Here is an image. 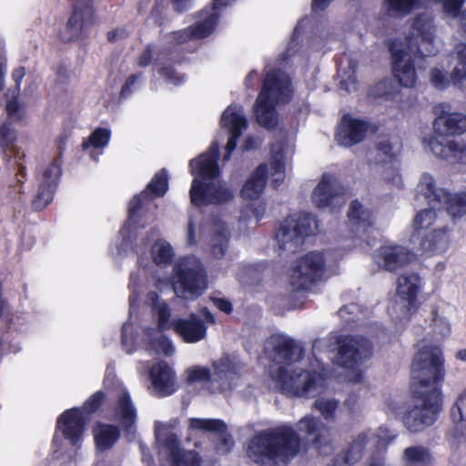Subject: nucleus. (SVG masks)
I'll return each instance as SVG.
<instances>
[{"instance_id":"680f3d73","label":"nucleus","mask_w":466,"mask_h":466,"mask_svg":"<svg viewBox=\"0 0 466 466\" xmlns=\"http://www.w3.org/2000/svg\"><path fill=\"white\" fill-rule=\"evenodd\" d=\"M346 452L336 455L327 466H350Z\"/></svg>"},{"instance_id":"49530a36","label":"nucleus","mask_w":466,"mask_h":466,"mask_svg":"<svg viewBox=\"0 0 466 466\" xmlns=\"http://www.w3.org/2000/svg\"><path fill=\"white\" fill-rule=\"evenodd\" d=\"M372 437L375 439L374 441H371L373 447L376 450H382L386 449L388 444L397 437V434L391 432L387 427H380L376 434L372 432Z\"/></svg>"},{"instance_id":"b1692460","label":"nucleus","mask_w":466,"mask_h":466,"mask_svg":"<svg viewBox=\"0 0 466 466\" xmlns=\"http://www.w3.org/2000/svg\"><path fill=\"white\" fill-rule=\"evenodd\" d=\"M400 143L398 138L390 140V138H382L377 147L378 156L380 162H389L390 167L383 173V178L397 187H401V177L399 173L396 162L392 161L397 152L400 151Z\"/></svg>"},{"instance_id":"c85d7f7f","label":"nucleus","mask_w":466,"mask_h":466,"mask_svg":"<svg viewBox=\"0 0 466 466\" xmlns=\"http://www.w3.org/2000/svg\"><path fill=\"white\" fill-rule=\"evenodd\" d=\"M151 383L157 396L166 397L176 391V375L165 361L155 364L149 372Z\"/></svg>"},{"instance_id":"f257e3e1","label":"nucleus","mask_w":466,"mask_h":466,"mask_svg":"<svg viewBox=\"0 0 466 466\" xmlns=\"http://www.w3.org/2000/svg\"><path fill=\"white\" fill-rule=\"evenodd\" d=\"M442 351L437 347H423L411 364L414 401L403 415L406 429L412 433L422 432L435 423L442 410L440 387L445 370Z\"/></svg>"},{"instance_id":"20e7f679","label":"nucleus","mask_w":466,"mask_h":466,"mask_svg":"<svg viewBox=\"0 0 466 466\" xmlns=\"http://www.w3.org/2000/svg\"><path fill=\"white\" fill-rule=\"evenodd\" d=\"M300 438L288 424L256 434L248 446V456L264 466H286L299 451Z\"/></svg>"},{"instance_id":"bf43d9fd","label":"nucleus","mask_w":466,"mask_h":466,"mask_svg":"<svg viewBox=\"0 0 466 466\" xmlns=\"http://www.w3.org/2000/svg\"><path fill=\"white\" fill-rule=\"evenodd\" d=\"M211 300L213 301V304L221 311L225 313H230L232 310V305L231 303L225 299L220 298H211Z\"/></svg>"},{"instance_id":"6e6552de","label":"nucleus","mask_w":466,"mask_h":466,"mask_svg":"<svg viewBox=\"0 0 466 466\" xmlns=\"http://www.w3.org/2000/svg\"><path fill=\"white\" fill-rule=\"evenodd\" d=\"M148 299L155 314L157 316V327L161 330L173 328L178 336L187 343H196L206 338L207 326L196 314L188 319H177L170 321V311L167 304L159 299L156 292L148 294Z\"/></svg>"},{"instance_id":"473e14b6","label":"nucleus","mask_w":466,"mask_h":466,"mask_svg":"<svg viewBox=\"0 0 466 466\" xmlns=\"http://www.w3.org/2000/svg\"><path fill=\"white\" fill-rule=\"evenodd\" d=\"M371 213L358 200L350 203L348 211L350 227L352 232H365L372 225Z\"/></svg>"},{"instance_id":"9d476101","label":"nucleus","mask_w":466,"mask_h":466,"mask_svg":"<svg viewBox=\"0 0 466 466\" xmlns=\"http://www.w3.org/2000/svg\"><path fill=\"white\" fill-rule=\"evenodd\" d=\"M177 279L174 291L185 299H195L208 289L206 271L198 258L194 256L181 258L174 267Z\"/></svg>"},{"instance_id":"aec40b11","label":"nucleus","mask_w":466,"mask_h":466,"mask_svg":"<svg viewBox=\"0 0 466 466\" xmlns=\"http://www.w3.org/2000/svg\"><path fill=\"white\" fill-rule=\"evenodd\" d=\"M189 427L192 430L210 433L218 453L227 454L234 446V441L228 432V426L221 420L192 418L189 420Z\"/></svg>"},{"instance_id":"09e8293b","label":"nucleus","mask_w":466,"mask_h":466,"mask_svg":"<svg viewBox=\"0 0 466 466\" xmlns=\"http://www.w3.org/2000/svg\"><path fill=\"white\" fill-rule=\"evenodd\" d=\"M451 417L455 423L466 420V392L458 397L451 410Z\"/></svg>"},{"instance_id":"f8f14e48","label":"nucleus","mask_w":466,"mask_h":466,"mask_svg":"<svg viewBox=\"0 0 466 466\" xmlns=\"http://www.w3.org/2000/svg\"><path fill=\"white\" fill-rule=\"evenodd\" d=\"M423 198L433 208L442 206L453 218L466 214V192L451 194L441 187H437L431 175L425 173L417 185L416 200Z\"/></svg>"},{"instance_id":"a211bd4d","label":"nucleus","mask_w":466,"mask_h":466,"mask_svg":"<svg viewBox=\"0 0 466 466\" xmlns=\"http://www.w3.org/2000/svg\"><path fill=\"white\" fill-rule=\"evenodd\" d=\"M345 188L338 178L329 173H323L315 187L311 198L318 208H336L345 204Z\"/></svg>"},{"instance_id":"a19ab883","label":"nucleus","mask_w":466,"mask_h":466,"mask_svg":"<svg viewBox=\"0 0 466 466\" xmlns=\"http://www.w3.org/2000/svg\"><path fill=\"white\" fill-rule=\"evenodd\" d=\"M431 208H425L417 213L413 219V228L415 233L412 234L410 241L416 243L419 241L421 235L425 234L424 230H427L436 221L437 215L434 210L435 208L431 206Z\"/></svg>"},{"instance_id":"774afa93","label":"nucleus","mask_w":466,"mask_h":466,"mask_svg":"<svg viewBox=\"0 0 466 466\" xmlns=\"http://www.w3.org/2000/svg\"><path fill=\"white\" fill-rule=\"evenodd\" d=\"M459 19V23H460V27H461V30L462 32V34L466 36V9H464L460 17H458Z\"/></svg>"},{"instance_id":"603ef678","label":"nucleus","mask_w":466,"mask_h":466,"mask_svg":"<svg viewBox=\"0 0 466 466\" xmlns=\"http://www.w3.org/2000/svg\"><path fill=\"white\" fill-rule=\"evenodd\" d=\"M432 326L433 331L441 336H445L450 332V327L447 321L441 318H440L436 312V310H432V321L431 323Z\"/></svg>"},{"instance_id":"de8ad7c7","label":"nucleus","mask_w":466,"mask_h":466,"mask_svg":"<svg viewBox=\"0 0 466 466\" xmlns=\"http://www.w3.org/2000/svg\"><path fill=\"white\" fill-rule=\"evenodd\" d=\"M393 81L391 79H384L379 82L372 92L374 96L384 97L387 100L395 99L398 91L392 86Z\"/></svg>"},{"instance_id":"dca6fc26","label":"nucleus","mask_w":466,"mask_h":466,"mask_svg":"<svg viewBox=\"0 0 466 466\" xmlns=\"http://www.w3.org/2000/svg\"><path fill=\"white\" fill-rule=\"evenodd\" d=\"M338 344V363L346 369H352L371 356L372 345L364 337L341 336Z\"/></svg>"},{"instance_id":"4be33fe9","label":"nucleus","mask_w":466,"mask_h":466,"mask_svg":"<svg viewBox=\"0 0 466 466\" xmlns=\"http://www.w3.org/2000/svg\"><path fill=\"white\" fill-rule=\"evenodd\" d=\"M374 131L370 122L345 115L336 133V140L339 145L348 147L361 142L369 132Z\"/></svg>"},{"instance_id":"412c9836","label":"nucleus","mask_w":466,"mask_h":466,"mask_svg":"<svg viewBox=\"0 0 466 466\" xmlns=\"http://www.w3.org/2000/svg\"><path fill=\"white\" fill-rule=\"evenodd\" d=\"M220 122L222 127H226L229 133L226 146L227 152L223 157L224 161H228L237 147L238 139L248 127V120L244 115L243 107L232 105L228 106L223 112Z\"/></svg>"},{"instance_id":"5701e85b","label":"nucleus","mask_w":466,"mask_h":466,"mask_svg":"<svg viewBox=\"0 0 466 466\" xmlns=\"http://www.w3.org/2000/svg\"><path fill=\"white\" fill-rule=\"evenodd\" d=\"M415 254L403 246H382L373 253L375 263L384 270L392 272L415 259Z\"/></svg>"},{"instance_id":"13d9d810","label":"nucleus","mask_w":466,"mask_h":466,"mask_svg":"<svg viewBox=\"0 0 466 466\" xmlns=\"http://www.w3.org/2000/svg\"><path fill=\"white\" fill-rule=\"evenodd\" d=\"M152 52H153V46L148 45L147 46L146 49L143 51V53L140 55L138 58V66L141 67H146L150 65L152 60Z\"/></svg>"},{"instance_id":"ea45409f","label":"nucleus","mask_w":466,"mask_h":466,"mask_svg":"<svg viewBox=\"0 0 466 466\" xmlns=\"http://www.w3.org/2000/svg\"><path fill=\"white\" fill-rule=\"evenodd\" d=\"M420 3V0H383L385 15L401 19L408 15Z\"/></svg>"},{"instance_id":"c756f323","label":"nucleus","mask_w":466,"mask_h":466,"mask_svg":"<svg viewBox=\"0 0 466 466\" xmlns=\"http://www.w3.org/2000/svg\"><path fill=\"white\" fill-rule=\"evenodd\" d=\"M168 188V177L166 169H161L157 172L152 180L147 184V189L139 195L135 196L129 202L128 207V220H132L137 211L141 208L142 199L152 197H162L165 195Z\"/></svg>"},{"instance_id":"2eb2a0df","label":"nucleus","mask_w":466,"mask_h":466,"mask_svg":"<svg viewBox=\"0 0 466 466\" xmlns=\"http://www.w3.org/2000/svg\"><path fill=\"white\" fill-rule=\"evenodd\" d=\"M324 268L323 253L309 252L296 262L290 275L289 284L293 290H308L321 279Z\"/></svg>"},{"instance_id":"bb28decb","label":"nucleus","mask_w":466,"mask_h":466,"mask_svg":"<svg viewBox=\"0 0 466 466\" xmlns=\"http://www.w3.org/2000/svg\"><path fill=\"white\" fill-rule=\"evenodd\" d=\"M420 284V278L414 273L402 274L398 278L397 295L403 302L400 306L402 318H408L416 309Z\"/></svg>"},{"instance_id":"7c9ffc66","label":"nucleus","mask_w":466,"mask_h":466,"mask_svg":"<svg viewBox=\"0 0 466 466\" xmlns=\"http://www.w3.org/2000/svg\"><path fill=\"white\" fill-rule=\"evenodd\" d=\"M115 415L116 420L120 421L126 434L133 437L135 433L137 410L128 392L123 391L118 396Z\"/></svg>"},{"instance_id":"1a4fd4ad","label":"nucleus","mask_w":466,"mask_h":466,"mask_svg":"<svg viewBox=\"0 0 466 466\" xmlns=\"http://www.w3.org/2000/svg\"><path fill=\"white\" fill-rule=\"evenodd\" d=\"M269 167L267 164L259 165L245 183L241 196L246 199H257L263 193L267 175L272 177L274 187H278L284 180L287 160L283 144L277 142L271 146Z\"/></svg>"},{"instance_id":"f3484780","label":"nucleus","mask_w":466,"mask_h":466,"mask_svg":"<svg viewBox=\"0 0 466 466\" xmlns=\"http://www.w3.org/2000/svg\"><path fill=\"white\" fill-rule=\"evenodd\" d=\"M448 103H439L433 107L435 119L433 131L440 137H456L466 132V115L451 112Z\"/></svg>"},{"instance_id":"338daca9","label":"nucleus","mask_w":466,"mask_h":466,"mask_svg":"<svg viewBox=\"0 0 466 466\" xmlns=\"http://www.w3.org/2000/svg\"><path fill=\"white\" fill-rule=\"evenodd\" d=\"M331 0H312V11H323L329 5Z\"/></svg>"},{"instance_id":"58836bf2","label":"nucleus","mask_w":466,"mask_h":466,"mask_svg":"<svg viewBox=\"0 0 466 466\" xmlns=\"http://www.w3.org/2000/svg\"><path fill=\"white\" fill-rule=\"evenodd\" d=\"M159 328H148L145 331L146 339L157 353H163L166 356H171L175 353V346L172 341L162 334Z\"/></svg>"},{"instance_id":"3c124183","label":"nucleus","mask_w":466,"mask_h":466,"mask_svg":"<svg viewBox=\"0 0 466 466\" xmlns=\"http://www.w3.org/2000/svg\"><path fill=\"white\" fill-rule=\"evenodd\" d=\"M15 139V131L11 128L9 123H4L0 127V147H6Z\"/></svg>"},{"instance_id":"0eeeda50","label":"nucleus","mask_w":466,"mask_h":466,"mask_svg":"<svg viewBox=\"0 0 466 466\" xmlns=\"http://www.w3.org/2000/svg\"><path fill=\"white\" fill-rule=\"evenodd\" d=\"M178 423L177 419L167 422L155 421L154 433L158 455L170 461L171 466H199L200 460L197 452L180 449L177 433Z\"/></svg>"},{"instance_id":"423d86ee","label":"nucleus","mask_w":466,"mask_h":466,"mask_svg":"<svg viewBox=\"0 0 466 466\" xmlns=\"http://www.w3.org/2000/svg\"><path fill=\"white\" fill-rule=\"evenodd\" d=\"M291 94V81L284 71L267 72L262 89L254 104L258 123L268 129L274 128L278 124L275 106L289 101Z\"/></svg>"},{"instance_id":"6ab92c4d","label":"nucleus","mask_w":466,"mask_h":466,"mask_svg":"<svg viewBox=\"0 0 466 466\" xmlns=\"http://www.w3.org/2000/svg\"><path fill=\"white\" fill-rule=\"evenodd\" d=\"M64 146L65 141L62 139L58 146L59 156L53 160L43 173L36 196L32 201L35 210H42L53 200L54 193L61 176V154Z\"/></svg>"},{"instance_id":"7ed1b4c3","label":"nucleus","mask_w":466,"mask_h":466,"mask_svg":"<svg viewBox=\"0 0 466 466\" xmlns=\"http://www.w3.org/2000/svg\"><path fill=\"white\" fill-rule=\"evenodd\" d=\"M435 31L432 15L425 12L412 19L411 28L405 43L400 40L390 42L392 72L400 86L404 87L415 86L418 78L414 67L416 58L437 54L438 48L434 44Z\"/></svg>"},{"instance_id":"864d4df0","label":"nucleus","mask_w":466,"mask_h":466,"mask_svg":"<svg viewBox=\"0 0 466 466\" xmlns=\"http://www.w3.org/2000/svg\"><path fill=\"white\" fill-rule=\"evenodd\" d=\"M431 82L438 89H444L449 85V79L445 73L438 68L431 70Z\"/></svg>"},{"instance_id":"f704fd0d","label":"nucleus","mask_w":466,"mask_h":466,"mask_svg":"<svg viewBox=\"0 0 466 466\" xmlns=\"http://www.w3.org/2000/svg\"><path fill=\"white\" fill-rule=\"evenodd\" d=\"M420 248L425 252H441L443 251L448 244V236L446 227H439L434 228L420 238Z\"/></svg>"},{"instance_id":"69168bd1","label":"nucleus","mask_w":466,"mask_h":466,"mask_svg":"<svg viewBox=\"0 0 466 466\" xmlns=\"http://www.w3.org/2000/svg\"><path fill=\"white\" fill-rule=\"evenodd\" d=\"M190 5V0H173L174 10L177 13L186 11Z\"/></svg>"},{"instance_id":"cd10ccee","label":"nucleus","mask_w":466,"mask_h":466,"mask_svg":"<svg viewBox=\"0 0 466 466\" xmlns=\"http://www.w3.org/2000/svg\"><path fill=\"white\" fill-rule=\"evenodd\" d=\"M93 18L92 2L76 0L74 11L66 25L65 38L72 40L78 37L91 24Z\"/></svg>"},{"instance_id":"37998d69","label":"nucleus","mask_w":466,"mask_h":466,"mask_svg":"<svg viewBox=\"0 0 466 466\" xmlns=\"http://www.w3.org/2000/svg\"><path fill=\"white\" fill-rule=\"evenodd\" d=\"M110 136L111 133L108 129L98 127L91 133L87 140L82 143V147L85 150L90 147L94 148L105 147L109 143Z\"/></svg>"},{"instance_id":"5fc2aeb1","label":"nucleus","mask_w":466,"mask_h":466,"mask_svg":"<svg viewBox=\"0 0 466 466\" xmlns=\"http://www.w3.org/2000/svg\"><path fill=\"white\" fill-rule=\"evenodd\" d=\"M5 111L8 117L13 121H18L22 118L20 106L15 98H12L7 101Z\"/></svg>"},{"instance_id":"6e6d98bb","label":"nucleus","mask_w":466,"mask_h":466,"mask_svg":"<svg viewBox=\"0 0 466 466\" xmlns=\"http://www.w3.org/2000/svg\"><path fill=\"white\" fill-rule=\"evenodd\" d=\"M265 212V206L263 204H248L243 210V216H249V213L254 218L256 224L263 217Z\"/></svg>"},{"instance_id":"0e129e2a","label":"nucleus","mask_w":466,"mask_h":466,"mask_svg":"<svg viewBox=\"0 0 466 466\" xmlns=\"http://www.w3.org/2000/svg\"><path fill=\"white\" fill-rule=\"evenodd\" d=\"M127 33L125 29H116L108 32L107 38L109 41H116L117 39L125 38Z\"/></svg>"},{"instance_id":"2f4dec72","label":"nucleus","mask_w":466,"mask_h":466,"mask_svg":"<svg viewBox=\"0 0 466 466\" xmlns=\"http://www.w3.org/2000/svg\"><path fill=\"white\" fill-rule=\"evenodd\" d=\"M230 234L228 228L223 222L214 224L212 235L209 241V253L216 258H222L228 250Z\"/></svg>"},{"instance_id":"052dcab7","label":"nucleus","mask_w":466,"mask_h":466,"mask_svg":"<svg viewBox=\"0 0 466 466\" xmlns=\"http://www.w3.org/2000/svg\"><path fill=\"white\" fill-rule=\"evenodd\" d=\"M339 88L343 89L347 92H352L357 89L356 87V78L352 75L349 76L347 79H342L339 82Z\"/></svg>"},{"instance_id":"c03bdc74","label":"nucleus","mask_w":466,"mask_h":466,"mask_svg":"<svg viewBox=\"0 0 466 466\" xmlns=\"http://www.w3.org/2000/svg\"><path fill=\"white\" fill-rule=\"evenodd\" d=\"M339 401L333 398H319L314 401V408L319 410L327 420L335 419Z\"/></svg>"},{"instance_id":"39448f33","label":"nucleus","mask_w":466,"mask_h":466,"mask_svg":"<svg viewBox=\"0 0 466 466\" xmlns=\"http://www.w3.org/2000/svg\"><path fill=\"white\" fill-rule=\"evenodd\" d=\"M218 144L213 142L208 151L200 155L198 159L189 162L193 174L198 173L199 177L192 181L189 196L191 203L197 207L209 204H218L229 201L233 198L232 191L214 182L219 176L218 166Z\"/></svg>"},{"instance_id":"79ce46f5","label":"nucleus","mask_w":466,"mask_h":466,"mask_svg":"<svg viewBox=\"0 0 466 466\" xmlns=\"http://www.w3.org/2000/svg\"><path fill=\"white\" fill-rule=\"evenodd\" d=\"M151 252L153 259L157 265L168 264L174 257L173 248L165 240L156 241Z\"/></svg>"},{"instance_id":"a878e982","label":"nucleus","mask_w":466,"mask_h":466,"mask_svg":"<svg viewBox=\"0 0 466 466\" xmlns=\"http://www.w3.org/2000/svg\"><path fill=\"white\" fill-rule=\"evenodd\" d=\"M431 151L438 157L452 166H466V144L462 141H448L443 143L438 137L429 140Z\"/></svg>"},{"instance_id":"72a5a7b5","label":"nucleus","mask_w":466,"mask_h":466,"mask_svg":"<svg viewBox=\"0 0 466 466\" xmlns=\"http://www.w3.org/2000/svg\"><path fill=\"white\" fill-rule=\"evenodd\" d=\"M403 466H432L434 457L431 450L423 445H412L404 449Z\"/></svg>"},{"instance_id":"c9c22d12","label":"nucleus","mask_w":466,"mask_h":466,"mask_svg":"<svg viewBox=\"0 0 466 466\" xmlns=\"http://www.w3.org/2000/svg\"><path fill=\"white\" fill-rule=\"evenodd\" d=\"M374 441L371 431H365L357 435L345 451L350 462L352 465L357 463L362 458L365 450L374 448L371 443Z\"/></svg>"},{"instance_id":"ddd939ff","label":"nucleus","mask_w":466,"mask_h":466,"mask_svg":"<svg viewBox=\"0 0 466 466\" xmlns=\"http://www.w3.org/2000/svg\"><path fill=\"white\" fill-rule=\"evenodd\" d=\"M104 394L96 392L87 400L83 409H71L65 411L57 420V428L73 446L78 447L82 440L88 414L95 412L103 403Z\"/></svg>"},{"instance_id":"393cba45","label":"nucleus","mask_w":466,"mask_h":466,"mask_svg":"<svg viewBox=\"0 0 466 466\" xmlns=\"http://www.w3.org/2000/svg\"><path fill=\"white\" fill-rule=\"evenodd\" d=\"M298 429L304 432L314 448L321 450L332 442L330 429L320 420L307 415L298 422Z\"/></svg>"},{"instance_id":"4d7b16f0","label":"nucleus","mask_w":466,"mask_h":466,"mask_svg":"<svg viewBox=\"0 0 466 466\" xmlns=\"http://www.w3.org/2000/svg\"><path fill=\"white\" fill-rule=\"evenodd\" d=\"M141 74H135L128 76L126 83L121 88L120 96L121 97H126L130 95L133 91L132 87L136 85V83L141 78Z\"/></svg>"},{"instance_id":"f03ea898","label":"nucleus","mask_w":466,"mask_h":466,"mask_svg":"<svg viewBox=\"0 0 466 466\" xmlns=\"http://www.w3.org/2000/svg\"><path fill=\"white\" fill-rule=\"evenodd\" d=\"M270 344L274 352L273 360L283 364L270 372V377L280 392L304 398H314L323 392L328 370L316 355L322 347L321 339L313 342L314 357L308 369H297L292 366L304 353L302 347L294 339L275 337L271 339Z\"/></svg>"},{"instance_id":"4468645a","label":"nucleus","mask_w":466,"mask_h":466,"mask_svg":"<svg viewBox=\"0 0 466 466\" xmlns=\"http://www.w3.org/2000/svg\"><path fill=\"white\" fill-rule=\"evenodd\" d=\"M243 368L240 362H237L229 357L225 356L213 363L214 372L210 375L209 370L205 368H193L187 370V381L198 382L210 380L212 383H218L215 386L217 390H226L232 389L236 383L235 380Z\"/></svg>"},{"instance_id":"a18cd8bd","label":"nucleus","mask_w":466,"mask_h":466,"mask_svg":"<svg viewBox=\"0 0 466 466\" xmlns=\"http://www.w3.org/2000/svg\"><path fill=\"white\" fill-rule=\"evenodd\" d=\"M162 60V54H158L157 57L156 58V66H159L157 69L158 74L164 76L168 83L174 86L180 84L183 81L184 76L176 72L172 66H161Z\"/></svg>"},{"instance_id":"e433bc0d","label":"nucleus","mask_w":466,"mask_h":466,"mask_svg":"<svg viewBox=\"0 0 466 466\" xmlns=\"http://www.w3.org/2000/svg\"><path fill=\"white\" fill-rule=\"evenodd\" d=\"M95 441L99 451L114 446L120 436L119 429L114 425L98 424L94 430Z\"/></svg>"},{"instance_id":"8fccbe9b","label":"nucleus","mask_w":466,"mask_h":466,"mask_svg":"<svg viewBox=\"0 0 466 466\" xmlns=\"http://www.w3.org/2000/svg\"><path fill=\"white\" fill-rule=\"evenodd\" d=\"M466 0H442L444 13L452 18L460 17Z\"/></svg>"},{"instance_id":"e2e57ef3","label":"nucleus","mask_w":466,"mask_h":466,"mask_svg":"<svg viewBox=\"0 0 466 466\" xmlns=\"http://www.w3.org/2000/svg\"><path fill=\"white\" fill-rule=\"evenodd\" d=\"M187 243L189 246H193L197 244V239L195 236V227L193 221L190 219L188 221L187 231Z\"/></svg>"},{"instance_id":"4c0bfd02","label":"nucleus","mask_w":466,"mask_h":466,"mask_svg":"<svg viewBox=\"0 0 466 466\" xmlns=\"http://www.w3.org/2000/svg\"><path fill=\"white\" fill-rule=\"evenodd\" d=\"M457 65L451 73L453 84L466 92V43H459L455 46Z\"/></svg>"},{"instance_id":"9b49d317","label":"nucleus","mask_w":466,"mask_h":466,"mask_svg":"<svg viewBox=\"0 0 466 466\" xmlns=\"http://www.w3.org/2000/svg\"><path fill=\"white\" fill-rule=\"evenodd\" d=\"M319 223L310 213L293 214L286 218L276 234L279 248L291 253L300 248L306 237L315 234Z\"/></svg>"}]
</instances>
